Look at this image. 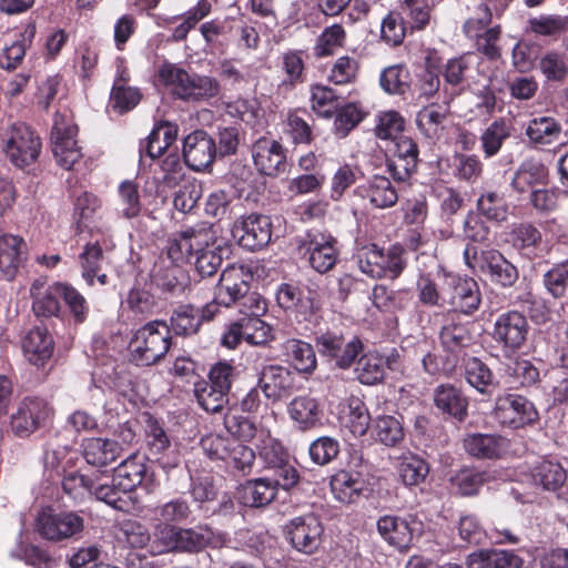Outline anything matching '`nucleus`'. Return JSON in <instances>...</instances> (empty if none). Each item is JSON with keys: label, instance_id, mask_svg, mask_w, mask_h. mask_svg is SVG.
<instances>
[{"label": "nucleus", "instance_id": "obj_1", "mask_svg": "<svg viewBox=\"0 0 568 568\" xmlns=\"http://www.w3.org/2000/svg\"><path fill=\"white\" fill-rule=\"evenodd\" d=\"M227 538L224 534H215L209 526L181 527L169 524H158L153 530L150 554L197 555L206 548H222Z\"/></svg>", "mask_w": 568, "mask_h": 568}, {"label": "nucleus", "instance_id": "obj_2", "mask_svg": "<svg viewBox=\"0 0 568 568\" xmlns=\"http://www.w3.org/2000/svg\"><path fill=\"white\" fill-rule=\"evenodd\" d=\"M160 81L172 95L189 103H201L219 97L220 81L213 77L187 72L175 64L165 63L159 69Z\"/></svg>", "mask_w": 568, "mask_h": 568}, {"label": "nucleus", "instance_id": "obj_3", "mask_svg": "<svg viewBox=\"0 0 568 568\" xmlns=\"http://www.w3.org/2000/svg\"><path fill=\"white\" fill-rule=\"evenodd\" d=\"M172 337L164 321H151L136 329L129 342L130 359L136 366L160 363L171 348Z\"/></svg>", "mask_w": 568, "mask_h": 568}, {"label": "nucleus", "instance_id": "obj_4", "mask_svg": "<svg viewBox=\"0 0 568 568\" xmlns=\"http://www.w3.org/2000/svg\"><path fill=\"white\" fill-rule=\"evenodd\" d=\"M41 148L40 136L24 122H13L1 133V150L16 168L24 169L36 163Z\"/></svg>", "mask_w": 568, "mask_h": 568}, {"label": "nucleus", "instance_id": "obj_5", "mask_svg": "<svg viewBox=\"0 0 568 568\" xmlns=\"http://www.w3.org/2000/svg\"><path fill=\"white\" fill-rule=\"evenodd\" d=\"M464 260L470 268H478L493 284L501 288L513 287L519 278L517 266L497 250L478 252L475 245L467 244Z\"/></svg>", "mask_w": 568, "mask_h": 568}, {"label": "nucleus", "instance_id": "obj_6", "mask_svg": "<svg viewBox=\"0 0 568 568\" xmlns=\"http://www.w3.org/2000/svg\"><path fill=\"white\" fill-rule=\"evenodd\" d=\"M85 528L81 511L42 509L36 517V530L41 538L50 542L78 540Z\"/></svg>", "mask_w": 568, "mask_h": 568}, {"label": "nucleus", "instance_id": "obj_7", "mask_svg": "<svg viewBox=\"0 0 568 568\" xmlns=\"http://www.w3.org/2000/svg\"><path fill=\"white\" fill-rule=\"evenodd\" d=\"M77 132V125L69 110H59L54 113L50 134L51 146L57 163L65 170H71L82 156L75 140Z\"/></svg>", "mask_w": 568, "mask_h": 568}, {"label": "nucleus", "instance_id": "obj_8", "mask_svg": "<svg viewBox=\"0 0 568 568\" xmlns=\"http://www.w3.org/2000/svg\"><path fill=\"white\" fill-rule=\"evenodd\" d=\"M285 532L295 550L313 555L323 542L324 527L316 515L305 514L292 518L285 526Z\"/></svg>", "mask_w": 568, "mask_h": 568}, {"label": "nucleus", "instance_id": "obj_9", "mask_svg": "<svg viewBox=\"0 0 568 568\" xmlns=\"http://www.w3.org/2000/svg\"><path fill=\"white\" fill-rule=\"evenodd\" d=\"M528 332L527 318L517 311H508L499 314L495 320L491 337L501 346L506 355H510L523 347Z\"/></svg>", "mask_w": 568, "mask_h": 568}, {"label": "nucleus", "instance_id": "obj_10", "mask_svg": "<svg viewBox=\"0 0 568 568\" xmlns=\"http://www.w3.org/2000/svg\"><path fill=\"white\" fill-rule=\"evenodd\" d=\"M51 415L50 405L39 397H26L10 417V428L20 438H27L45 425Z\"/></svg>", "mask_w": 568, "mask_h": 568}, {"label": "nucleus", "instance_id": "obj_11", "mask_svg": "<svg viewBox=\"0 0 568 568\" xmlns=\"http://www.w3.org/2000/svg\"><path fill=\"white\" fill-rule=\"evenodd\" d=\"M336 239L318 230L308 231L301 242V247L308 254V263L317 273L331 271L338 258Z\"/></svg>", "mask_w": 568, "mask_h": 568}, {"label": "nucleus", "instance_id": "obj_12", "mask_svg": "<svg viewBox=\"0 0 568 568\" xmlns=\"http://www.w3.org/2000/svg\"><path fill=\"white\" fill-rule=\"evenodd\" d=\"M251 278L252 273L244 265L226 267L211 285L215 287L214 302L226 307L235 305L250 291Z\"/></svg>", "mask_w": 568, "mask_h": 568}, {"label": "nucleus", "instance_id": "obj_13", "mask_svg": "<svg viewBox=\"0 0 568 568\" xmlns=\"http://www.w3.org/2000/svg\"><path fill=\"white\" fill-rule=\"evenodd\" d=\"M316 347L322 356L334 361L336 366L348 368L363 351V343L356 336L346 338L341 333L328 331L316 337Z\"/></svg>", "mask_w": 568, "mask_h": 568}, {"label": "nucleus", "instance_id": "obj_14", "mask_svg": "<svg viewBox=\"0 0 568 568\" xmlns=\"http://www.w3.org/2000/svg\"><path fill=\"white\" fill-rule=\"evenodd\" d=\"M497 419L511 428H520L535 423L539 415L535 405L526 397L517 394H505L496 400Z\"/></svg>", "mask_w": 568, "mask_h": 568}, {"label": "nucleus", "instance_id": "obj_15", "mask_svg": "<svg viewBox=\"0 0 568 568\" xmlns=\"http://www.w3.org/2000/svg\"><path fill=\"white\" fill-rule=\"evenodd\" d=\"M232 235L242 247L250 251L262 248L271 241V220L266 215L250 214L233 224Z\"/></svg>", "mask_w": 568, "mask_h": 568}, {"label": "nucleus", "instance_id": "obj_16", "mask_svg": "<svg viewBox=\"0 0 568 568\" xmlns=\"http://www.w3.org/2000/svg\"><path fill=\"white\" fill-rule=\"evenodd\" d=\"M217 148L214 139L203 130L187 134L183 142V158L185 164L194 171H203L215 159Z\"/></svg>", "mask_w": 568, "mask_h": 568}, {"label": "nucleus", "instance_id": "obj_17", "mask_svg": "<svg viewBox=\"0 0 568 568\" xmlns=\"http://www.w3.org/2000/svg\"><path fill=\"white\" fill-rule=\"evenodd\" d=\"M254 165L258 172L277 176L286 171V155L281 143L275 140L260 139L252 149Z\"/></svg>", "mask_w": 568, "mask_h": 568}, {"label": "nucleus", "instance_id": "obj_18", "mask_svg": "<svg viewBox=\"0 0 568 568\" xmlns=\"http://www.w3.org/2000/svg\"><path fill=\"white\" fill-rule=\"evenodd\" d=\"M258 387L273 402L288 397L294 389V376L281 365H265L258 374Z\"/></svg>", "mask_w": 568, "mask_h": 568}, {"label": "nucleus", "instance_id": "obj_19", "mask_svg": "<svg viewBox=\"0 0 568 568\" xmlns=\"http://www.w3.org/2000/svg\"><path fill=\"white\" fill-rule=\"evenodd\" d=\"M152 277L159 290L172 296H181L185 293L200 294L202 292L200 280L191 278L190 275L176 264L159 268L154 272Z\"/></svg>", "mask_w": 568, "mask_h": 568}, {"label": "nucleus", "instance_id": "obj_20", "mask_svg": "<svg viewBox=\"0 0 568 568\" xmlns=\"http://www.w3.org/2000/svg\"><path fill=\"white\" fill-rule=\"evenodd\" d=\"M447 286L450 292L446 295V304L466 315L478 310L481 297L476 281L453 276L447 280Z\"/></svg>", "mask_w": 568, "mask_h": 568}, {"label": "nucleus", "instance_id": "obj_21", "mask_svg": "<svg viewBox=\"0 0 568 568\" xmlns=\"http://www.w3.org/2000/svg\"><path fill=\"white\" fill-rule=\"evenodd\" d=\"M395 140V151L393 158L387 161V170L396 181L405 182L416 171L418 146L408 136H399Z\"/></svg>", "mask_w": 568, "mask_h": 568}, {"label": "nucleus", "instance_id": "obj_22", "mask_svg": "<svg viewBox=\"0 0 568 568\" xmlns=\"http://www.w3.org/2000/svg\"><path fill=\"white\" fill-rule=\"evenodd\" d=\"M418 525L413 518L386 515L377 520V530L389 545L407 549L413 542Z\"/></svg>", "mask_w": 568, "mask_h": 568}, {"label": "nucleus", "instance_id": "obj_23", "mask_svg": "<svg viewBox=\"0 0 568 568\" xmlns=\"http://www.w3.org/2000/svg\"><path fill=\"white\" fill-rule=\"evenodd\" d=\"M471 72V58L462 55L449 59L440 69L444 78L443 91L444 102L448 104L455 97L459 95L468 85Z\"/></svg>", "mask_w": 568, "mask_h": 568}, {"label": "nucleus", "instance_id": "obj_24", "mask_svg": "<svg viewBox=\"0 0 568 568\" xmlns=\"http://www.w3.org/2000/svg\"><path fill=\"white\" fill-rule=\"evenodd\" d=\"M225 248L221 245L206 244L204 247L196 250L194 261V275L192 278L200 280L202 291H210L211 285L217 278V271L223 262V253Z\"/></svg>", "mask_w": 568, "mask_h": 568}, {"label": "nucleus", "instance_id": "obj_25", "mask_svg": "<svg viewBox=\"0 0 568 568\" xmlns=\"http://www.w3.org/2000/svg\"><path fill=\"white\" fill-rule=\"evenodd\" d=\"M186 173L176 153H170L159 162L154 170L153 181L159 196H166L168 192L185 181Z\"/></svg>", "mask_w": 568, "mask_h": 568}, {"label": "nucleus", "instance_id": "obj_26", "mask_svg": "<svg viewBox=\"0 0 568 568\" xmlns=\"http://www.w3.org/2000/svg\"><path fill=\"white\" fill-rule=\"evenodd\" d=\"M54 343L48 329L37 326L29 331L22 342V349L27 359L40 367L52 356Z\"/></svg>", "mask_w": 568, "mask_h": 568}, {"label": "nucleus", "instance_id": "obj_27", "mask_svg": "<svg viewBox=\"0 0 568 568\" xmlns=\"http://www.w3.org/2000/svg\"><path fill=\"white\" fill-rule=\"evenodd\" d=\"M468 568H520L523 559L513 551L503 549H480L467 556Z\"/></svg>", "mask_w": 568, "mask_h": 568}, {"label": "nucleus", "instance_id": "obj_28", "mask_svg": "<svg viewBox=\"0 0 568 568\" xmlns=\"http://www.w3.org/2000/svg\"><path fill=\"white\" fill-rule=\"evenodd\" d=\"M82 447L85 462L97 467H104L115 462L122 452L116 440L101 437L85 439Z\"/></svg>", "mask_w": 568, "mask_h": 568}, {"label": "nucleus", "instance_id": "obj_29", "mask_svg": "<svg viewBox=\"0 0 568 568\" xmlns=\"http://www.w3.org/2000/svg\"><path fill=\"white\" fill-rule=\"evenodd\" d=\"M357 194L369 200L377 209H387L396 204L398 194L392 182L383 175H374L366 185L358 186Z\"/></svg>", "mask_w": 568, "mask_h": 568}, {"label": "nucleus", "instance_id": "obj_30", "mask_svg": "<svg viewBox=\"0 0 568 568\" xmlns=\"http://www.w3.org/2000/svg\"><path fill=\"white\" fill-rule=\"evenodd\" d=\"M24 242L21 237L11 234H0V272L4 280L14 278L19 266L22 263V247Z\"/></svg>", "mask_w": 568, "mask_h": 568}, {"label": "nucleus", "instance_id": "obj_31", "mask_svg": "<svg viewBox=\"0 0 568 568\" xmlns=\"http://www.w3.org/2000/svg\"><path fill=\"white\" fill-rule=\"evenodd\" d=\"M114 481L119 483L120 489L130 493L142 485L146 478V465L144 457L133 454L124 459L114 469Z\"/></svg>", "mask_w": 568, "mask_h": 568}, {"label": "nucleus", "instance_id": "obj_32", "mask_svg": "<svg viewBox=\"0 0 568 568\" xmlns=\"http://www.w3.org/2000/svg\"><path fill=\"white\" fill-rule=\"evenodd\" d=\"M178 126L171 122L158 123L148 138L140 144V153L145 152L151 159L164 153L176 140Z\"/></svg>", "mask_w": 568, "mask_h": 568}, {"label": "nucleus", "instance_id": "obj_33", "mask_svg": "<svg viewBox=\"0 0 568 568\" xmlns=\"http://www.w3.org/2000/svg\"><path fill=\"white\" fill-rule=\"evenodd\" d=\"M561 124L552 116H538L529 121L526 135L536 148H545L559 142Z\"/></svg>", "mask_w": 568, "mask_h": 568}, {"label": "nucleus", "instance_id": "obj_34", "mask_svg": "<svg viewBox=\"0 0 568 568\" xmlns=\"http://www.w3.org/2000/svg\"><path fill=\"white\" fill-rule=\"evenodd\" d=\"M287 412L290 417L304 430L314 428L321 422L320 404L316 398L308 395L294 397L288 404Z\"/></svg>", "mask_w": 568, "mask_h": 568}, {"label": "nucleus", "instance_id": "obj_35", "mask_svg": "<svg viewBox=\"0 0 568 568\" xmlns=\"http://www.w3.org/2000/svg\"><path fill=\"white\" fill-rule=\"evenodd\" d=\"M464 448L476 458H497L505 449V438L496 434H470L464 438Z\"/></svg>", "mask_w": 568, "mask_h": 568}, {"label": "nucleus", "instance_id": "obj_36", "mask_svg": "<svg viewBox=\"0 0 568 568\" xmlns=\"http://www.w3.org/2000/svg\"><path fill=\"white\" fill-rule=\"evenodd\" d=\"M276 494L268 477L247 480L239 488L241 503L248 507H264L274 500Z\"/></svg>", "mask_w": 568, "mask_h": 568}, {"label": "nucleus", "instance_id": "obj_37", "mask_svg": "<svg viewBox=\"0 0 568 568\" xmlns=\"http://www.w3.org/2000/svg\"><path fill=\"white\" fill-rule=\"evenodd\" d=\"M531 479L544 490L558 491L567 480V473L560 463L544 459L531 469Z\"/></svg>", "mask_w": 568, "mask_h": 568}, {"label": "nucleus", "instance_id": "obj_38", "mask_svg": "<svg viewBox=\"0 0 568 568\" xmlns=\"http://www.w3.org/2000/svg\"><path fill=\"white\" fill-rule=\"evenodd\" d=\"M57 284L45 285L42 281H34L30 293L33 297L32 310L37 316L50 317L59 313L61 297L57 290Z\"/></svg>", "mask_w": 568, "mask_h": 568}, {"label": "nucleus", "instance_id": "obj_39", "mask_svg": "<svg viewBox=\"0 0 568 568\" xmlns=\"http://www.w3.org/2000/svg\"><path fill=\"white\" fill-rule=\"evenodd\" d=\"M283 351L294 368L311 374L316 368V355L313 346L302 339L290 338L283 344Z\"/></svg>", "mask_w": 568, "mask_h": 568}, {"label": "nucleus", "instance_id": "obj_40", "mask_svg": "<svg viewBox=\"0 0 568 568\" xmlns=\"http://www.w3.org/2000/svg\"><path fill=\"white\" fill-rule=\"evenodd\" d=\"M434 402L443 413L463 420L467 415V399L453 385H440L435 389Z\"/></svg>", "mask_w": 568, "mask_h": 568}, {"label": "nucleus", "instance_id": "obj_41", "mask_svg": "<svg viewBox=\"0 0 568 568\" xmlns=\"http://www.w3.org/2000/svg\"><path fill=\"white\" fill-rule=\"evenodd\" d=\"M202 324L200 308L191 304L179 305L172 312L170 317V333L179 336H190L195 334Z\"/></svg>", "mask_w": 568, "mask_h": 568}, {"label": "nucleus", "instance_id": "obj_42", "mask_svg": "<svg viewBox=\"0 0 568 568\" xmlns=\"http://www.w3.org/2000/svg\"><path fill=\"white\" fill-rule=\"evenodd\" d=\"M465 378L471 387L486 395L493 394L498 385L490 368L477 357L466 362Z\"/></svg>", "mask_w": 568, "mask_h": 568}, {"label": "nucleus", "instance_id": "obj_43", "mask_svg": "<svg viewBox=\"0 0 568 568\" xmlns=\"http://www.w3.org/2000/svg\"><path fill=\"white\" fill-rule=\"evenodd\" d=\"M439 339L446 351L457 353L471 344L473 336L466 324L457 322L452 317L443 325Z\"/></svg>", "mask_w": 568, "mask_h": 568}, {"label": "nucleus", "instance_id": "obj_44", "mask_svg": "<svg viewBox=\"0 0 568 568\" xmlns=\"http://www.w3.org/2000/svg\"><path fill=\"white\" fill-rule=\"evenodd\" d=\"M547 180V168L541 162L527 160L516 171L511 184L516 191L524 193L530 186L546 184Z\"/></svg>", "mask_w": 568, "mask_h": 568}, {"label": "nucleus", "instance_id": "obj_45", "mask_svg": "<svg viewBox=\"0 0 568 568\" xmlns=\"http://www.w3.org/2000/svg\"><path fill=\"white\" fill-rule=\"evenodd\" d=\"M79 263L82 278L89 286H92L95 281V275L103 271V266L108 264V260L99 243L95 242L84 245L83 251L79 255Z\"/></svg>", "mask_w": 568, "mask_h": 568}, {"label": "nucleus", "instance_id": "obj_46", "mask_svg": "<svg viewBox=\"0 0 568 568\" xmlns=\"http://www.w3.org/2000/svg\"><path fill=\"white\" fill-rule=\"evenodd\" d=\"M193 393L197 404L207 413L222 412L229 402V395L225 392L204 379L194 383Z\"/></svg>", "mask_w": 568, "mask_h": 568}, {"label": "nucleus", "instance_id": "obj_47", "mask_svg": "<svg viewBox=\"0 0 568 568\" xmlns=\"http://www.w3.org/2000/svg\"><path fill=\"white\" fill-rule=\"evenodd\" d=\"M447 110L438 104L424 106L416 115V123L424 135L438 139L444 130Z\"/></svg>", "mask_w": 568, "mask_h": 568}, {"label": "nucleus", "instance_id": "obj_48", "mask_svg": "<svg viewBox=\"0 0 568 568\" xmlns=\"http://www.w3.org/2000/svg\"><path fill=\"white\" fill-rule=\"evenodd\" d=\"M510 136V124L505 119L491 122L481 133L480 143L486 158L496 155Z\"/></svg>", "mask_w": 568, "mask_h": 568}, {"label": "nucleus", "instance_id": "obj_49", "mask_svg": "<svg viewBox=\"0 0 568 568\" xmlns=\"http://www.w3.org/2000/svg\"><path fill=\"white\" fill-rule=\"evenodd\" d=\"M429 474L428 464L414 454L404 455L398 465V475L405 486L413 487L423 484Z\"/></svg>", "mask_w": 568, "mask_h": 568}, {"label": "nucleus", "instance_id": "obj_50", "mask_svg": "<svg viewBox=\"0 0 568 568\" xmlns=\"http://www.w3.org/2000/svg\"><path fill=\"white\" fill-rule=\"evenodd\" d=\"M357 379L364 385H376L384 381L382 355L376 352L363 354L356 363Z\"/></svg>", "mask_w": 568, "mask_h": 568}, {"label": "nucleus", "instance_id": "obj_51", "mask_svg": "<svg viewBox=\"0 0 568 568\" xmlns=\"http://www.w3.org/2000/svg\"><path fill=\"white\" fill-rule=\"evenodd\" d=\"M201 233L187 230L172 239L168 247V255L172 262H181L196 253V250L201 246Z\"/></svg>", "mask_w": 568, "mask_h": 568}, {"label": "nucleus", "instance_id": "obj_52", "mask_svg": "<svg viewBox=\"0 0 568 568\" xmlns=\"http://www.w3.org/2000/svg\"><path fill=\"white\" fill-rule=\"evenodd\" d=\"M310 93L312 110L320 116L332 118L339 106L338 97L334 90L322 84H313Z\"/></svg>", "mask_w": 568, "mask_h": 568}, {"label": "nucleus", "instance_id": "obj_53", "mask_svg": "<svg viewBox=\"0 0 568 568\" xmlns=\"http://www.w3.org/2000/svg\"><path fill=\"white\" fill-rule=\"evenodd\" d=\"M237 207L233 195L223 190L212 192L205 202V213L217 221L232 219L237 214Z\"/></svg>", "mask_w": 568, "mask_h": 568}, {"label": "nucleus", "instance_id": "obj_54", "mask_svg": "<svg viewBox=\"0 0 568 568\" xmlns=\"http://www.w3.org/2000/svg\"><path fill=\"white\" fill-rule=\"evenodd\" d=\"M331 488L335 497L342 503H353L363 489V481L357 475L339 471L333 476Z\"/></svg>", "mask_w": 568, "mask_h": 568}, {"label": "nucleus", "instance_id": "obj_55", "mask_svg": "<svg viewBox=\"0 0 568 568\" xmlns=\"http://www.w3.org/2000/svg\"><path fill=\"white\" fill-rule=\"evenodd\" d=\"M487 480V474L471 468H464L452 475L449 481L453 489L462 496H471Z\"/></svg>", "mask_w": 568, "mask_h": 568}, {"label": "nucleus", "instance_id": "obj_56", "mask_svg": "<svg viewBox=\"0 0 568 568\" xmlns=\"http://www.w3.org/2000/svg\"><path fill=\"white\" fill-rule=\"evenodd\" d=\"M141 206L136 183L129 180L123 181L119 185L118 212L125 219H133L140 214Z\"/></svg>", "mask_w": 568, "mask_h": 568}, {"label": "nucleus", "instance_id": "obj_57", "mask_svg": "<svg viewBox=\"0 0 568 568\" xmlns=\"http://www.w3.org/2000/svg\"><path fill=\"white\" fill-rule=\"evenodd\" d=\"M276 300L278 305L284 310L305 313L313 307L312 300L310 297L305 298L300 287L288 283H283L278 286Z\"/></svg>", "mask_w": 568, "mask_h": 568}, {"label": "nucleus", "instance_id": "obj_58", "mask_svg": "<svg viewBox=\"0 0 568 568\" xmlns=\"http://www.w3.org/2000/svg\"><path fill=\"white\" fill-rule=\"evenodd\" d=\"M357 263L362 273L373 277H385L383 268L384 252L376 244L364 246L357 254Z\"/></svg>", "mask_w": 568, "mask_h": 568}, {"label": "nucleus", "instance_id": "obj_59", "mask_svg": "<svg viewBox=\"0 0 568 568\" xmlns=\"http://www.w3.org/2000/svg\"><path fill=\"white\" fill-rule=\"evenodd\" d=\"M363 175L359 166L344 163L337 168L331 179V197L334 201L341 200L349 189Z\"/></svg>", "mask_w": 568, "mask_h": 568}, {"label": "nucleus", "instance_id": "obj_60", "mask_svg": "<svg viewBox=\"0 0 568 568\" xmlns=\"http://www.w3.org/2000/svg\"><path fill=\"white\" fill-rule=\"evenodd\" d=\"M92 481L93 478L72 471L64 475L62 489L74 504H82L91 498Z\"/></svg>", "mask_w": 568, "mask_h": 568}, {"label": "nucleus", "instance_id": "obj_61", "mask_svg": "<svg viewBox=\"0 0 568 568\" xmlns=\"http://www.w3.org/2000/svg\"><path fill=\"white\" fill-rule=\"evenodd\" d=\"M507 373L514 387H530L539 382V371L527 359H515Z\"/></svg>", "mask_w": 568, "mask_h": 568}, {"label": "nucleus", "instance_id": "obj_62", "mask_svg": "<svg viewBox=\"0 0 568 568\" xmlns=\"http://www.w3.org/2000/svg\"><path fill=\"white\" fill-rule=\"evenodd\" d=\"M125 303L132 313L141 316L152 315L158 308L155 296L140 286H134L129 291Z\"/></svg>", "mask_w": 568, "mask_h": 568}, {"label": "nucleus", "instance_id": "obj_63", "mask_svg": "<svg viewBox=\"0 0 568 568\" xmlns=\"http://www.w3.org/2000/svg\"><path fill=\"white\" fill-rule=\"evenodd\" d=\"M409 73L403 65H392L383 70L379 83L389 94H404L409 88Z\"/></svg>", "mask_w": 568, "mask_h": 568}, {"label": "nucleus", "instance_id": "obj_64", "mask_svg": "<svg viewBox=\"0 0 568 568\" xmlns=\"http://www.w3.org/2000/svg\"><path fill=\"white\" fill-rule=\"evenodd\" d=\"M544 286L555 298L562 297L568 290V260L556 264L542 277Z\"/></svg>", "mask_w": 568, "mask_h": 568}]
</instances>
